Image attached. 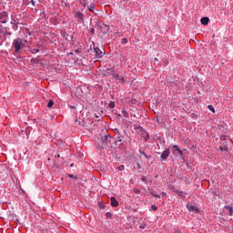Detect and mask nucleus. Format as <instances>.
Segmentation results:
<instances>
[{
  "label": "nucleus",
  "mask_w": 233,
  "mask_h": 233,
  "mask_svg": "<svg viewBox=\"0 0 233 233\" xmlns=\"http://www.w3.org/2000/svg\"><path fill=\"white\" fill-rule=\"evenodd\" d=\"M135 192H136V194H140V193H141V190H139V189H135Z\"/></svg>",
  "instance_id": "26"
},
{
  "label": "nucleus",
  "mask_w": 233,
  "mask_h": 233,
  "mask_svg": "<svg viewBox=\"0 0 233 233\" xmlns=\"http://www.w3.org/2000/svg\"><path fill=\"white\" fill-rule=\"evenodd\" d=\"M70 167H74V164H71Z\"/></svg>",
  "instance_id": "36"
},
{
  "label": "nucleus",
  "mask_w": 233,
  "mask_h": 233,
  "mask_svg": "<svg viewBox=\"0 0 233 233\" xmlns=\"http://www.w3.org/2000/svg\"><path fill=\"white\" fill-rule=\"evenodd\" d=\"M168 156H170V149L169 148H167L166 150H164L163 152H162V155H161V159L163 160V161H166L167 159V157H168Z\"/></svg>",
  "instance_id": "6"
},
{
  "label": "nucleus",
  "mask_w": 233,
  "mask_h": 233,
  "mask_svg": "<svg viewBox=\"0 0 233 233\" xmlns=\"http://www.w3.org/2000/svg\"><path fill=\"white\" fill-rule=\"evenodd\" d=\"M13 45L15 48V52H19L21 48H23V39L21 38H16L14 40Z\"/></svg>",
  "instance_id": "3"
},
{
  "label": "nucleus",
  "mask_w": 233,
  "mask_h": 233,
  "mask_svg": "<svg viewBox=\"0 0 233 233\" xmlns=\"http://www.w3.org/2000/svg\"><path fill=\"white\" fill-rule=\"evenodd\" d=\"M106 218H112V213L107 212V213L106 214Z\"/></svg>",
  "instance_id": "24"
},
{
  "label": "nucleus",
  "mask_w": 233,
  "mask_h": 233,
  "mask_svg": "<svg viewBox=\"0 0 233 233\" xmlns=\"http://www.w3.org/2000/svg\"><path fill=\"white\" fill-rule=\"evenodd\" d=\"M186 208H187L188 212H192V214H199V208L193 203H187Z\"/></svg>",
  "instance_id": "2"
},
{
  "label": "nucleus",
  "mask_w": 233,
  "mask_h": 233,
  "mask_svg": "<svg viewBox=\"0 0 233 233\" xmlns=\"http://www.w3.org/2000/svg\"><path fill=\"white\" fill-rule=\"evenodd\" d=\"M151 196H153L154 198H157L159 199V198H161L160 195H156V191L151 192Z\"/></svg>",
  "instance_id": "17"
},
{
  "label": "nucleus",
  "mask_w": 233,
  "mask_h": 233,
  "mask_svg": "<svg viewBox=\"0 0 233 233\" xmlns=\"http://www.w3.org/2000/svg\"><path fill=\"white\" fill-rule=\"evenodd\" d=\"M88 9H89V12H92V14H96V12H97V9H96V6L94 5H90Z\"/></svg>",
  "instance_id": "11"
},
{
  "label": "nucleus",
  "mask_w": 233,
  "mask_h": 233,
  "mask_svg": "<svg viewBox=\"0 0 233 233\" xmlns=\"http://www.w3.org/2000/svg\"><path fill=\"white\" fill-rule=\"evenodd\" d=\"M100 208H102V209L105 208V205H104V204H101V205H100Z\"/></svg>",
  "instance_id": "29"
},
{
  "label": "nucleus",
  "mask_w": 233,
  "mask_h": 233,
  "mask_svg": "<svg viewBox=\"0 0 233 233\" xmlns=\"http://www.w3.org/2000/svg\"><path fill=\"white\" fill-rule=\"evenodd\" d=\"M226 208H228V210L229 212V216H233V208H232V207H227Z\"/></svg>",
  "instance_id": "14"
},
{
  "label": "nucleus",
  "mask_w": 233,
  "mask_h": 233,
  "mask_svg": "<svg viewBox=\"0 0 233 233\" xmlns=\"http://www.w3.org/2000/svg\"><path fill=\"white\" fill-rule=\"evenodd\" d=\"M54 106V102L52 100H50L47 104V107L48 108H52Z\"/></svg>",
  "instance_id": "15"
},
{
  "label": "nucleus",
  "mask_w": 233,
  "mask_h": 233,
  "mask_svg": "<svg viewBox=\"0 0 233 233\" xmlns=\"http://www.w3.org/2000/svg\"><path fill=\"white\" fill-rule=\"evenodd\" d=\"M94 50L96 54V59H101V57H103V56L105 55V52H103L104 49H100L99 47H94Z\"/></svg>",
  "instance_id": "5"
},
{
  "label": "nucleus",
  "mask_w": 233,
  "mask_h": 233,
  "mask_svg": "<svg viewBox=\"0 0 233 233\" xmlns=\"http://www.w3.org/2000/svg\"><path fill=\"white\" fill-rule=\"evenodd\" d=\"M56 157H61V156H60V155H57Z\"/></svg>",
  "instance_id": "34"
},
{
  "label": "nucleus",
  "mask_w": 233,
  "mask_h": 233,
  "mask_svg": "<svg viewBox=\"0 0 233 233\" xmlns=\"http://www.w3.org/2000/svg\"><path fill=\"white\" fill-rule=\"evenodd\" d=\"M141 180L145 182V181H147V177H143L141 178Z\"/></svg>",
  "instance_id": "28"
},
{
  "label": "nucleus",
  "mask_w": 233,
  "mask_h": 233,
  "mask_svg": "<svg viewBox=\"0 0 233 233\" xmlns=\"http://www.w3.org/2000/svg\"><path fill=\"white\" fill-rule=\"evenodd\" d=\"M178 196H183V191L179 192Z\"/></svg>",
  "instance_id": "30"
},
{
  "label": "nucleus",
  "mask_w": 233,
  "mask_h": 233,
  "mask_svg": "<svg viewBox=\"0 0 233 233\" xmlns=\"http://www.w3.org/2000/svg\"><path fill=\"white\" fill-rule=\"evenodd\" d=\"M114 78L120 83H125V77L123 76H119L117 74L114 75Z\"/></svg>",
  "instance_id": "8"
},
{
  "label": "nucleus",
  "mask_w": 233,
  "mask_h": 233,
  "mask_svg": "<svg viewBox=\"0 0 233 233\" xmlns=\"http://www.w3.org/2000/svg\"><path fill=\"white\" fill-rule=\"evenodd\" d=\"M122 114H123L126 117H128V113H127V111H122Z\"/></svg>",
  "instance_id": "23"
},
{
  "label": "nucleus",
  "mask_w": 233,
  "mask_h": 233,
  "mask_svg": "<svg viewBox=\"0 0 233 233\" xmlns=\"http://www.w3.org/2000/svg\"><path fill=\"white\" fill-rule=\"evenodd\" d=\"M140 154L144 156V157L148 158V156H147V153H145V151H140Z\"/></svg>",
  "instance_id": "21"
},
{
  "label": "nucleus",
  "mask_w": 233,
  "mask_h": 233,
  "mask_svg": "<svg viewBox=\"0 0 233 233\" xmlns=\"http://www.w3.org/2000/svg\"><path fill=\"white\" fill-rule=\"evenodd\" d=\"M116 104L114 102L109 103V108H115Z\"/></svg>",
  "instance_id": "19"
},
{
  "label": "nucleus",
  "mask_w": 233,
  "mask_h": 233,
  "mask_svg": "<svg viewBox=\"0 0 233 233\" xmlns=\"http://www.w3.org/2000/svg\"><path fill=\"white\" fill-rule=\"evenodd\" d=\"M219 149L223 152V150H227V147H220Z\"/></svg>",
  "instance_id": "27"
},
{
  "label": "nucleus",
  "mask_w": 233,
  "mask_h": 233,
  "mask_svg": "<svg viewBox=\"0 0 233 233\" xmlns=\"http://www.w3.org/2000/svg\"><path fill=\"white\" fill-rule=\"evenodd\" d=\"M116 134L118 136V143H125V137H123V134H121V132H119V130L116 129Z\"/></svg>",
  "instance_id": "7"
},
{
  "label": "nucleus",
  "mask_w": 233,
  "mask_h": 233,
  "mask_svg": "<svg viewBox=\"0 0 233 233\" xmlns=\"http://www.w3.org/2000/svg\"><path fill=\"white\" fill-rule=\"evenodd\" d=\"M208 110H210V112H216V109L214 108V106H212V105H209L208 106Z\"/></svg>",
  "instance_id": "13"
},
{
  "label": "nucleus",
  "mask_w": 233,
  "mask_h": 233,
  "mask_svg": "<svg viewBox=\"0 0 233 233\" xmlns=\"http://www.w3.org/2000/svg\"><path fill=\"white\" fill-rule=\"evenodd\" d=\"M140 228H145V227H143V226H140Z\"/></svg>",
  "instance_id": "35"
},
{
  "label": "nucleus",
  "mask_w": 233,
  "mask_h": 233,
  "mask_svg": "<svg viewBox=\"0 0 233 233\" xmlns=\"http://www.w3.org/2000/svg\"><path fill=\"white\" fill-rule=\"evenodd\" d=\"M69 177H74V175H69Z\"/></svg>",
  "instance_id": "33"
},
{
  "label": "nucleus",
  "mask_w": 233,
  "mask_h": 233,
  "mask_svg": "<svg viewBox=\"0 0 233 233\" xmlns=\"http://www.w3.org/2000/svg\"><path fill=\"white\" fill-rule=\"evenodd\" d=\"M75 19L78 23H85V15L79 11H75L74 12Z\"/></svg>",
  "instance_id": "4"
},
{
  "label": "nucleus",
  "mask_w": 233,
  "mask_h": 233,
  "mask_svg": "<svg viewBox=\"0 0 233 233\" xmlns=\"http://www.w3.org/2000/svg\"><path fill=\"white\" fill-rule=\"evenodd\" d=\"M117 170H119L120 172H122V170H125V166H119L118 167H117Z\"/></svg>",
  "instance_id": "20"
},
{
  "label": "nucleus",
  "mask_w": 233,
  "mask_h": 233,
  "mask_svg": "<svg viewBox=\"0 0 233 233\" xmlns=\"http://www.w3.org/2000/svg\"><path fill=\"white\" fill-rule=\"evenodd\" d=\"M37 52H39L38 49H33V50H32V54H37Z\"/></svg>",
  "instance_id": "25"
},
{
  "label": "nucleus",
  "mask_w": 233,
  "mask_h": 233,
  "mask_svg": "<svg viewBox=\"0 0 233 233\" xmlns=\"http://www.w3.org/2000/svg\"><path fill=\"white\" fill-rule=\"evenodd\" d=\"M94 32H96V30L95 29H91V33L94 34Z\"/></svg>",
  "instance_id": "31"
},
{
  "label": "nucleus",
  "mask_w": 233,
  "mask_h": 233,
  "mask_svg": "<svg viewBox=\"0 0 233 233\" xmlns=\"http://www.w3.org/2000/svg\"><path fill=\"white\" fill-rule=\"evenodd\" d=\"M68 56H74V53H69Z\"/></svg>",
  "instance_id": "32"
},
{
  "label": "nucleus",
  "mask_w": 233,
  "mask_h": 233,
  "mask_svg": "<svg viewBox=\"0 0 233 233\" xmlns=\"http://www.w3.org/2000/svg\"><path fill=\"white\" fill-rule=\"evenodd\" d=\"M151 210H153L154 212H156V210H157V206L152 205V206H151Z\"/></svg>",
  "instance_id": "18"
},
{
  "label": "nucleus",
  "mask_w": 233,
  "mask_h": 233,
  "mask_svg": "<svg viewBox=\"0 0 233 233\" xmlns=\"http://www.w3.org/2000/svg\"><path fill=\"white\" fill-rule=\"evenodd\" d=\"M75 54H77V55L81 54V50L80 49H76Z\"/></svg>",
  "instance_id": "22"
},
{
  "label": "nucleus",
  "mask_w": 233,
  "mask_h": 233,
  "mask_svg": "<svg viewBox=\"0 0 233 233\" xmlns=\"http://www.w3.org/2000/svg\"><path fill=\"white\" fill-rule=\"evenodd\" d=\"M174 148H176V150H177L179 156H183V151L181 149H179V147L174 146Z\"/></svg>",
  "instance_id": "12"
},
{
  "label": "nucleus",
  "mask_w": 233,
  "mask_h": 233,
  "mask_svg": "<svg viewBox=\"0 0 233 233\" xmlns=\"http://www.w3.org/2000/svg\"><path fill=\"white\" fill-rule=\"evenodd\" d=\"M110 201H111V205L113 207H119V202H117V200L116 199V198L112 197L110 198Z\"/></svg>",
  "instance_id": "9"
},
{
  "label": "nucleus",
  "mask_w": 233,
  "mask_h": 233,
  "mask_svg": "<svg viewBox=\"0 0 233 233\" xmlns=\"http://www.w3.org/2000/svg\"><path fill=\"white\" fill-rule=\"evenodd\" d=\"M155 61H157V58H155Z\"/></svg>",
  "instance_id": "37"
},
{
  "label": "nucleus",
  "mask_w": 233,
  "mask_h": 233,
  "mask_svg": "<svg viewBox=\"0 0 233 233\" xmlns=\"http://www.w3.org/2000/svg\"><path fill=\"white\" fill-rule=\"evenodd\" d=\"M121 43H122V45H127V43H128V39H127V38H122V39H121Z\"/></svg>",
  "instance_id": "16"
},
{
  "label": "nucleus",
  "mask_w": 233,
  "mask_h": 233,
  "mask_svg": "<svg viewBox=\"0 0 233 233\" xmlns=\"http://www.w3.org/2000/svg\"><path fill=\"white\" fill-rule=\"evenodd\" d=\"M201 24L202 25H208V21H210V19H208V17H203V18H201Z\"/></svg>",
  "instance_id": "10"
},
{
  "label": "nucleus",
  "mask_w": 233,
  "mask_h": 233,
  "mask_svg": "<svg viewBox=\"0 0 233 233\" xmlns=\"http://www.w3.org/2000/svg\"><path fill=\"white\" fill-rule=\"evenodd\" d=\"M112 137L110 135H106L102 137L101 138H98V147L101 150H105L108 148L110 143H111Z\"/></svg>",
  "instance_id": "1"
}]
</instances>
